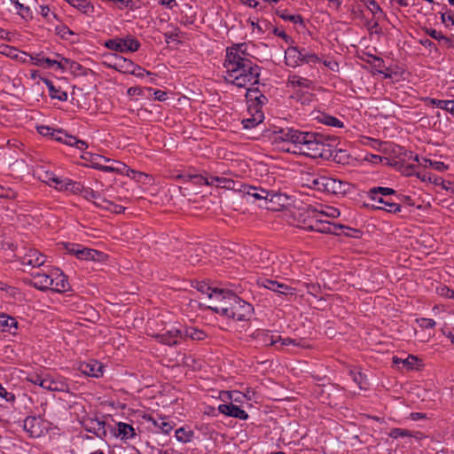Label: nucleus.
Returning a JSON list of instances; mask_svg holds the SVG:
<instances>
[{"label":"nucleus","instance_id":"obj_24","mask_svg":"<svg viewBox=\"0 0 454 454\" xmlns=\"http://www.w3.org/2000/svg\"><path fill=\"white\" fill-rule=\"evenodd\" d=\"M404 155L408 159H412L414 161L419 162L420 165H423L425 167L433 168L434 169H435L439 172H444L449 168L448 165H446L442 161L432 160L427 159V158H422V161L420 162L419 155H417V154L414 155L411 151H409V152L405 151Z\"/></svg>","mask_w":454,"mask_h":454},{"label":"nucleus","instance_id":"obj_39","mask_svg":"<svg viewBox=\"0 0 454 454\" xmlns=\"http://www.w3.org/2000/svg\"><path fill=\"white\" fill-rule=\"evenodd\" d=\"M102 253L91 249V248H86L81 246L80 251L77 252V259L80 260H87V261H97L99 260L100 255Z\"/></svg>","mask_w":454,"mask_h":454},{"label":"nucleus","instance_id":"obj_10","mask_svg":"<svg viewBox=\"0 0 454 454\" xmlns=\"http://www.w3.org/2000/svg\"><path fill=\"white\" fill-rule=\"evenodd\" d=\"M32 278L30 286L40 291H48L52 286L51 269L48 270H36L30 273Z\"/></svg>","mask_w":454,"mask_h":454},{"label":"nucleus","instance_id":"obj_4","mask_svg":"<svg viewBox=\"0 0 454 454\" xmlns=\"http://www.w3.org/2000/svg\"><path fill=\"white\" fill-rule=\"evenodd\" d=\"M239 191L247 197V200L253 199L251 202L263 201L264 206H267L268 202H278L279 204L282 197L281 193L274 190H269L261 186H254L247 184H240Z\"/></svg>","mask_w":454,"mask_h":454},{"label":"nucleus","instance_id":"obj_51","mask_svg":"<svg viewBox=\"0 0 454 454\" xmlns=\"http://www.w3.org/2000/svg\"><path fill=\"white\" fill-rule=\"evenodd\" d=\"M37 131L41 136L51 137V139L57 141L58 136L56 133L59 131V129H53L50 126L42 125L37 127Z\"/></svg>","mask_w":454,"mask_h":454},{"label":"nucleus","instance_id":"obj_15","mask_svg":"<svg viewBox=\"0 0 454 454\" xmlns=\"http://www.w3.org/2000/svg\"><path fill=\"white\" fill-rule=\"evenodd\" d=\"M156 340L164 345L176 346L184 341L183 327L171 328L164 333L156 335Z\"/></svg>","mask_w":454,"mask_h":454},{"label":"nucleus","instance_id":"obj_52","mask_svg":"<svg viewBox=\"0 0 454 454\" xmlns=\"http://www.w3.org/2000/svg\"><path fill=\"white\" fill-rule=\"evenodd\" d=\"M278 339L281 342V346L293 345V346L301 347V348H308L309 347V345L305 344V341L303 339H293L290 337L283 339V338H281L280 335H278Z\"/></svg>","mask_w":454,"mask_h":454},{"label":"nucleus","instance_id":"obj_43","mask_svg":"<svg viewBox=\"0 0 454 454\" xmlns=\"http://www.w3.org/2000/svg\"><path fill=\"white\" fill-rule=\"evenodd\" d=\"M211 186H216L225 189H235V182L232 179L223 176H210Z\"/></svg>","mask_w":454,"mask_h":454},{"label":"nucleus","instance_id":"obj_30","mask_svg":"<svg viewBox=\"0 0 454 454\" xmlns=\"http://www.w3.org/2000/svg\"><path fill=\"white\" fill-rule=\"evenodd\" d=\"M290 127L276 128L269 136L271 144L276 145L278 149L280 146H285L286 139L287 137V130Z\"/></svg>","mask_w":454,"mask_h":454},{"label":"nucleus","instance_id":"obj_21","mask_svg":"<svg viewBox=\"0 0 454 454\" xmlns=\"http://www.w3.org/2000/svg\"><path fill=\"white\" fill-rule=\"evenodd\" d=\"M217 411L221 414L241 420H247L249 418L248 413L245 410L232 403L220 404L217 407Z\"/></svg>","mask_w":454,"mask_h":454},{"label":"nucleus","instance_id":"obj_64","mask_svg":"<svg viewBox=\"0 0 454 454\" xmlns=\"http://www.w3.org/2000/svg\"><path fill=\"white\" fill-rule=\"evenodd\" d=\"M319 212L322 213L323 217L326 216V217H330V218H337L340 215V210L333 207H327L325 208V210L319 211Z\"/></svg>","mask_w":454,"mask_h":454},{"label":"nucleus","instance_id":"obj_28","mask_svg":"<svg viewBox=\"0 0 454 454\" xmlns=\"http://www.w3.org/2000/svg\"><path fill=\"white\" fill-rule=\"evenodd\" d=\"M0 330L11 334H16L18 330V321L15 317L5 313H0Z\"/></svg>","mask_w":454,"mask_h":454},{"label":"nucleus","instance_id":"obj_9","mask_svg":"<svg viewBox=\"0 0 454 454\" xmlns=\"http://www.w3.org/2000/svg\"><path fill=\"white\" fill-rule=\"evenodd\" d=\"M246 98L247 101L248 112H254L255 110L262 111V107L268 103V98L263 94V91L259 86L254 85L247 88Z\"/></svg>","mask_w":454,"mask_h":454},{"label":"nucleus","instance_id":"obj_35","mask_svg":"<svg viewBox=\"0 0 454 454\" xmlns=\"http://www.w3.org/2000/svg\"><path fill=\"white\" fill-rule=\"evenodd\" d=\"M193 287L200 293L207 294L210 300L219 299L222 297V290L213 289L205 282H196V284L193 285Z\"/></svg>","mask_w":454,"mask_h":454},{"label":"nucleus","instance_id":"obj_6","mask_svg":"<svg viewBox=\"0 0 454 454\" xmlns=\"http://www.w3.org/2000/svg\"><path fill=\"white\" fill-rule=\"evenodd\" d=\"M103 45L114 51L126 53L136 52L139 50L141 43L134 36L115 37L104 42Z\"/></svg>","mask_w":454,"mask_h":454},{"label":"nucleus","instance_id":"obj_33","mask_svg":"<svg viewBox=\"0 0 454 454\" xmlns=\"http://www.w3.org/2000/svg\"><path fill=\"white\" fill-rule=\"evenodd\" d=\"M322 176L319 173H305L301 176L302 185L318 192Z\"/></svg>","mask_w":454,"mask_h":454},{"label":"nucleus","instance_id":"obj_16","mask_svg":"<svg viewBox=\"0 0 454 454\" xmlns=\"http://www.w3.org/2000/svg\"><path fill=\"white\" fill-rule=\"evenodd\" d=\"M250 337L255 341V344L260 347L273 346L279 341L278 335H274L270 330L265 329L255 330Z\"/></svg>","mask_w":454,"mask_h":454},{"label":"nucleus","instance_id":"obj_50","mask_svg":"<svg viewBox=\"0 0 454 454\" xmlns=\"http://www.w3.org/2000/svg\"><path fill=\"white\" fill-rule=\"evenodd\" d=\"M46 372L40 371L28 373L27 376V380L32 384L38 385L43 387V383L44 382Z\"/></svg>","mask_w":454,"mask_h":454},{"label":"nucleus","instance_id":"obj_38","mask_svg":"<svg viewBox=\"0 0 454 454\" xmlns=\"http://www.w3.org/2000/svg\"><path fill=\"white\" fill-rule=\"evenodd\" d=\"M397 192L389 187L375 186L371 188L367 194L368 196H383V198H395Z\"/></svg>","mask_w":454,"mask_h":454},{"label":"nucleus","instance_id":"obj_46","mask_svg":"<svg viewBox=\"0 0 454 454\" xmlns=\"http://www.w3.org/2000/svg\"><path fill=\"white\" fill-rule=\"evenodd\" d=\"M349 375L351 376L353 381L356 382L361 389L367 388V378L363 372L356 369H352L349 371Z\"/></svg>","mask_w":454,"mask_h":454},{"label":"nucleus","instance_id":"obj_45","mask_svg":"<svg viewBox=\"0 0 454 454\" xmlns=\"http://www.w3.org/2000/svg\"><path fill=\"white\" fill-rule=\"evenodd\" d=\"M298 131L299 129L293 126L290 127L286 133L287 137L286 139L285 146H280V150L288 153L287 149H294V144L296 142Z\"/></svg>","mask_w":454,"mask_h":454},{"label":"nucleus","instance_id":"obj_53","mask_svg":"<svg viewBox=\"0 0 454 454\" xmlns=\"http://www.w3.org/2000/svg\"><path fill=\"white\" fill-rule=\"evenodd\" d=\"M81 190L82 191L80 192L79 194H81L85 200H87L89 201H90L92 200L94 201L95 200L100 199V194L98 192H95L91 188L84 187L82 184Z\"/></svg>","mask_w":454,"mask_h":454},{"label":"nucleus","instance_id":"obj_40","mask_svg":"<svg viewBox=\"0 0 454 454\" xmlns=\"http://www.w3.org/2000/svg\"><path fill=\"white\" fill-rule=\"evenodd\" d=\"M419 361V358L413 355H409L405 359L397 356L393 357V363L395 364H401L407 371L414 370Z\"/></svg>","mask_w":454,"mask_h":454},{"label":"nucleus","instance_id":"obj_23","mask_svg":"<svg viewBox=\"0 0 454 454\" xmlns=\"http://www.w3.org/2000/svg\"><path fill=\"white\" fill-rule=\"evenodd\" d=\"M184 341L191 340L193 341H202L209 337V334L201 328L193 325L183 326Z\"/></svg>","mask_w":454,"mask_h":454},{"label":"nucleus","instance_id":"obj_32","mask_svg":"<svg viewBox=\"0 0 454 454\" xmlns=\"http://www.w3.org/2000/svg\"><path fill=\"white\" fill-rule=\"evenodd\" d=\"M115 62L113 66V67L119 71L122 72L124 74H130L133 70V67H135L136 64L124 57L114 55Z\"/></svg>","mask_w":454,"mask_h":454},{"label":"nucleus","instance_id":"obj_37","mask_svg":"<svg viewBox=\"0 0 454 454\" xmlns=\"http://www.w3.org/2000/svg\"><path fill=\"white\" fill-rule=\"evenodd\" d=\"M275 14L285 21L303 25V18L300 14H288L287 10L281 7L275 10Z\"/></svg>","mask_w":454,"mask_h":454},{"label":"nucleus","instance_id":"obj_11","mask_svg":"<svg viewBox=\"0 0 454 454\" xmlns=\"http://www.w3.org/2000/svg\"><path fill=\"white\" fill-rule=\"evenodd\" d=\"M81 424L85 431L93 434L98 438L104 439L107 435L106 422L104 420L98 419V418H86L82 420Z\"/></svg>","mask_w":454,"mask_h":454},{"label":"nucleus","instance_id":"obj_61","mask_svg":"<svg viewBox=\"0 0 454 454\" xmlns=\"http://www.w3.org/2000/svg\"><path fill=\"white\" fill-rule=\"evenodd\" d=\"M437 294L445 298L453 299L454 290L450 289L449 286L445 285H441L436 289Z\"/></svg>","mask_w":454,"mask_h":454},{"label":"nucleus","instance_id":"obj_3","mask_svg":"<svg viewBox=\"0 0 454 454\" xmlns=\"http://www.w3.org/2000/svg\"><path fill=\"white\" fill-rule=\"evenodd\" d=\"M300 227L306 231L339 234V230L344 228L342 225H337L325 220L322 213L311 206H309L303 213L300 214Z\"/></svg>","mask_w":454,"mask_h":454},{"label":"nucleus","instance_id":"obj_59","mask_svg":"<svg viewBox=\"0 0 454 454\" xmlns=\"http://www.w3.org/2000/svg\"><path fill=\"white\" fill-rule=\"evenodd\" d=\"M55 31L58 35L65 40H67L69 35H74V32L66 25L57 26Z\"/></svg>","mask_w":454,"mask_h":454},{"label":"nucleus","instance_id":"obj_20","mask_svg":"<svg viewBox=\"0 0 454 454\" xmlns=\"http://www.w3.org/2000/svg\"><path fill=\"white\" fill-rule=\"evenodd\" d=\"M58 136L57 142L65 144L69 146L75 147L76 149L83 152L88 148L87 142L78 139L76 137L73 135L67 134L64 129H59V131L56 133Z\"/></svg>","mask_w":454,"mask_h":454},{"label":"nucleus","instance_id":"obj_17","mask_svg":"<svg viewBox=\"0 0 454 454\" xmlns=\"http://www.w3.org/2000/svg\"><path fill=\"white\" fill-rule=\"evenodd\" d=\"M23 428L31 438H38L43 434V422L35 416H27L23 421Z\"/></svg>","mask_w":454,"mask_h":454},{"label":"nucleus","instance_id":"obj_41","mask_svg":"<svg viewBox=\"0 0 454 454\" xmlns=\"http://www.w3.org/2000/svg\"><path fill=\"white\" fill-rule=\"evenodd\" d=\"M147 420L151 421L154 427L160 429V431L165 434H168L174 427V425L168 421L166 418H159L158 419H155L150 416Z\"/></svg>","mask_w":454,"mask_h":454},{"label":"nucleus","instance_id":"obj_8","mask_svg":"<svg viewBox=\"0 0 454 454\" xmlns=\"http://www.w3.org/2000/svg\"><path fill=\"white\" fill-rule=\"evenodd\" d=\"M90 161L93 168L106 173L121 174L123 169L127 168V166L122 162L111 160L99 154H92Z\"/></svg>","mask_w":454,"mask_h":454},{"label":"nucleus","instance_id":"obj_42","mask_svg":"<svg viewBox=\"0 0 454 454\" xmlns=\"http://www.w3.org/2000/svg\"><path fill=\"white\" fill-rule=\"evenodd\" d=\"M70 5L81 11L84 14L94 12V6L87 0H66Z\"/></svg>","mask_w":454,"mask_h":454},{"label":"nucleus","instance_id":"obj_12","mask_svg":"<svg viewBox=\"0 0 454 454\" xmlns=\"http://www.w3.org/2000/svg\"><path fill=\"white\" fill-rule=\"evenodd\" d=\"M260 286H262L266 289H269L272 292H275L278 294L284 296H293L295 295V289L284 284L280 283L277 280L270 279V278H262L258 281Z\"/></svg>","mask_w":454,"mask_h":454},{"label":"nucleus","instance_id":"obj_2","mask_svg":"<svg viewBox=\"0 0 454 454\" xmlns=\"http://www.w3.org/2000/svg\"><path fill=\"white\" fill-rule=\"evenodd\" d=\"M331 138L321 133L299 129L294 149L289 153L301 154L312 159H329L332 156Z\"/></svg>","mask_w":454,"mask_h":454},{"label":"nucleus","instance_id":"obj_5","mask_svg":"<svg viewBox=\"0 0 454 454\" xmlns=\"http://www.w3.org/2000/svg\"><path fill=\"white\" fill-rule=\"evenodd\" d=\"M231 299L232 300V306L230 307L229 310L227 309H221L223 317L231 318L235 321H249L254 310L252 304L243 301L236 294H231Z\"/></svg>","mask_w":454,"mask_h":454},{"label":"nucleus","instance_id":"obj_57","mask_svg":"<svg viewBox=\"0 0 454 454\" xmlns=\"http://www.w3.org/2000/svg\"><path fill=\"white\" fill-rule=\"evenodd\" d=\"M389 436L394 439L403 438V437H411L412 433L410 430L404 428H393L389 433Z\"/></svg>","mask_w":454,"mask_h":454},{"label":"nucleus","instance_id":"obj_62","mask_svg":"<svg viewBox=\"0 0 454 454\" xmlns=\"http://www.w3.org/2000/svg\"><path fill=\"white\" fill-rule=\"evenodd\" d=\"M417 323L419 325V327L424 329L434 328L436 325V322L434 319L426 317L418 318Z\"/></svg>","mask_w":454,"mask_h":454},{"label":"nucleus","instance_id":"obj_55","mask_svg":"<svg viewBox=\"0 0 454 454\" xmlns=\"http://www.w3.org/2000/svg\"><path fill=\"white\" fill-rule=\"evenodd\" d=\"M63 58H61V60L60 61H58V60H55V59H51L50 58H45L43 59V68H50V67H55L57 69H59V70H65V65H64V61H63Z\"/></svg>","mask_w":454,"mask_h":454},{"label":"nucleus","instance_id":"obj_27","mask_svg":"<svg viewBox=\"0 0 454 454\" xmlns=\"http://www.w3.org/2000/svg\"><path fill=\"white\" fill-rule=\"evenodd\" d=\"M0 53L3 55H5L7 57H10L12 59L19 60L22 63H27V56L28 54L25 51H20L17 48L3 44L0 46Z\"/></svg>","mask_w":454,"mask_h":454},{"label":"nucleus","instance_id":"obj_60","mask_svg":"<svg viewBox=\"0 0 454 454\" xmlns=\"http://www.w3.org/2000/svg\"><path fill=\"white\" fill-rule=\"evenodd\" d=\"M395 202L398 206H401V204H406L410 207H413L415 205L414 200L411 196L403 193H397L395 197Z\"/></svg>","mask_w":454,"mask_h":454},{"label":"nucleus","instance_id":"obj_48","mask_svg":"<svg viewBox=\"0 0 454 454\" xmlns=\"http://www.w3.org/2000/svg\"><path fill=\"white\" fill-rule=\"evenodd\" d=\"M192 183L200 186H211L210 176H207L206 171H204L203 174H199L194 170L193 176H192Z\"/></svg>","mask_w":454,"mask_h":454},{"label":"nucleus","instance_id":"obj_56","mask_svg":"<svg viewBox=\"0 0 454 454\" xmlns=\"http://www.w3.org/2000/svg\"><path fill=\"white\" fill-rule=\"evenodd\" d=\"M15 8L19 15H20L23 19L28 20L33 18V12L28 6H25L23 4L20 2L15 4Z\"/></svg>","mask_w":454,"mask_h":454},{"label":"nucleus","instance_id":"obj_29","mask_svg":"<svg viewBox=\"0 0 454 454\" xmlns=\"http://www.w3.org/2000/svg\"><path fill=\"white\" fill-rule=\"evenodd\" d=\"M66 387V384L59 379L54 378L51 374L46 372L43 388L52 391L60 392Z\"/></svg>","mask_w":454,"mask_h":454},{"label":"nucleus","instance_id":"obj_54","mask_svg":"<svg viewBox=\"0 0 454 454\" xmlns=\"http://www.w3.org/2000/svg\"><path fill=\"white\" fill-rule=\"evenodd\" d=\"M320 61V59L313 52L307 51L302 48L301 65L303 64H316Z\"/></svg>","mask_w":454,"mask_h":454},{"label":"nucleus","instance_id":"obj_13","mask_svg":"<svg viewBox=\"0 0 454 454\" xmlns=\"http://www.w3.org/2000/svg\"><path fill=\"white\" fill-rule=\"evenodd\" d=\"M53 188L59 192L77 195L82 191V183L68 177L58 176L57 179H54Z\"/></svg>","mask_w":454,"mask_h":454},{"label":"nucleus","instance_id":"obj_22","mask_svg":"<svg viewBox=\"0 0 454 454\" xmlns=\"http://www.w3.org/2000/svg\"><path fill=\"white\" fill-rule=\"evenodd\" d=\"M103 364L94 359L86 362H82L79 364V371L87 376L98 378L103 374Z\"/></svg>","mask_w":454,"mask_h":454},{"label":"nucleus","instance_id":"obj_34","mask_svg":"<svg viewBox=\"0 0 454 454\" xmlns=\"http://www.w3.org/2000/svg\"><path fill=\"white\" fill-rule=\"evenodd\" d=\"M249 113L251 114V117L242 120L243 128L246 129H252V128H254V127L260 125L261 123H262V121L264 120L263 111L255 110V113L254 112H249Z\"/></svg>","mask_w":454,"mask_h":454},{"label":"nucleus","instance_id":"obj_31","mask_svg":"<svg viewBox=\"0 0 454 454\" xmlns=\"http://www.w3.org/2000/svg\"><path fill=\"white\" fill-rule=\"evenodd\" d=\"M231 293H228L227 295H223V291L222 290V297L219 299H215L217 301V303L214 305H209L208 309L213 312L219 314L223 317V312L221 311V309H227L229 310L230 307L232 306V300L231 299Z\"/></svg>","mask_w":454,"mask_h":454},{"label":"nucleus","instance_id":"obj_36","mask_svg":"<svg viewBox=\"0 0 454 454\" xmlns=\"http://www.w3.org/2000/svg\"><path fill=\"white\" fill-rule=\"evenodd\" d=\"M43 81L47 86L51 98H56L62 102L67 100V93L66 91L61 90L59 88H56L53 82L49 79H43Z\"/></svg>","mask_w":454,"mask_h":454},{"label":"nucleus","instance_id":"obj_44","mask_svg":"<svg viewBox=\"0 0 454 454\" xmlns=\"http://www.w3.org/2000/svg\"><path fill=\"white\" fill-rule=\"evenodd\" d=\"M288 83L293 87H301L305 89H310L312 87V82L307 78H303L297 74H291L288 76Z\"/></svg>","mask_w":454,"mask_h":454},{"label":"nucleus","instance_id":"obj_58","mask_svg":"<svg viewBox=\"0 0 454 454\" xmlns=\"http://www.w3.org/2000/svg\"><path fill=\"white\" fill-rule=\"evenodd\" d=\"M442 10H445V12H441V20L442 22L446 26L449 27V24L447 21H450L452 26H454V13L447 10V6L443 5Z\"/></svg>","mask_w":454,"mask_h":454},{"label":"nucleus","instance_id":"obj_7","mask_svg":"<svg viewBox=\"0 0 454 454\" xmlns=\"http://www.w3.org/2000/svg\"><path fill=\"white\" fill-rule=\"evenodd\" d=\"M350 190V184L333 176H322L318 192L333 195H344Z\"/></svg>","mask_w":454,"mask_h":454},{"label":"nucleus","instance_id":"obj_47","mask_svg":"<svg viewBox=\"0 0 454 454\" xmlns=\"http://www.w3.org/2000/svg\"><path fill=\"white\" fill-rule=\"evenodd\" d=\"M117 434L125 438H131L135 435L134 428L131 425L119 422L117 424Z\"/></svg>","mask_w":454,"mask_h":454},{"label":"nucleus","instance_id":"obj_63","mask_svg":"<svg viewBox=\"0 0 454 454\" xmlns=\"http://www.w3.org/2000/svg\"><path fill=\"white\" fill-rule=\"evenodd\" d=\"M58 176H56L53 172L44 171L43 176H40L43 182L47 184L49 186L53 188L54 179H57Z\"/></svg>","mask_w":454,"mask_h":454},{"label":"nucleus","instance_id":"obj_18","mask_svg":"<svg viewBox=\"0 0 454 454\" xmlns=\"http://www.w3.org/2000/svg\"><path fill=\"white\" fill-rule=\"evenodd\" d=\"M368 198L379 204L380 206H373L375 209L384 210L391 214L400 213L402 210V206H398L395 202V198H383V196H368Z\"/></svg>","mask_w":454,"mask_h":454},{"label":"nucleus","instance_id":"obj_14","mask_svg":"<svg viewBox=\"0 0 454 454\" xmlns=\"http://www.w3.org/2000/svg\"><path fill=\"white\" fill-rule=\"evenodd\" d=\"M51 278H52V286L50 288L51 291L65 293L70 290L67 277L59 269H51Z\"/></svg>","mask_w":454,"mask_h":454},{"label":"nucleus","instance_id":"obj_49","mask_svg":"<svg viewBox=\"0 0 454 454\" xmlns=\"http://www.w3.org/2000/svg\"><path fill=\"white\" fill-rule=\"evenodd\" d=\"M175 436L178 442L186 443L192 441L193 432L186 431L184 427H179L176 430Z\"/></svg>","mask_w":454,"mask_h":454},{"label":"nucleus","instance_id":"obj_1","mask_svg":"<svg viewBox=\"0 0 454 454\" xmlns=\"http://www.w3.org/2000/svg\"><path fill=\"white\" fill-rule=\"evenodd\" d=\"M224 81L239 88L258 85L262 67L254 63L246 51L244 43L234 44L226 49L223 61Z\"/></svg>","mask_w":454,"mask_h":454},{"label":"nucleus","instance_id":"obj_19","mask_svg":"<svg viewBox=\"0 0 454 454\" xmlns=\"http://www.w3.org/2000/svg\"><path fill=\"white\" fill-rule=\"evenodd\" d=\"M46 257L37 249L29 248L21 257V264L28 265L32 268H39L44 264Z\"/></svg>","mask_w":454,"mask_h":454},{"label":"nucleus","instance_id":"obj_25","mask_svg":"<svg viewBox=\"0 0 454 454\" xmlns=\"http://www.w3.org/2000/svg\"><path fill=\"white\" fill-rule=\"evenodd\" d=\"M315 121H317L318 123L326 125L328 127L332 128H338L342 129L344 128V122L340 120L339 118L331 115L330 114H327L325 112L317 111L314 114Z\"/></svg>","mask_w":454,"mask_h":454},{"label":"nucleus","instance_id":"obj_26","mask_svg":"<svg viewBox=\"0 0 454 454\" xmlns=\"http://www.w3.org/2000/svg\"><path fill=\"white\" fill-rule=\"evenodd\" d=\"M302 49L296 46H289L285 51V63L288 67H297L301 66Z\"/></svg>","mask_w":454,"mask_h":454}]
</instances>
